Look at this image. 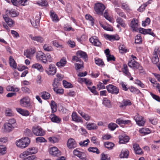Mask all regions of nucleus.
<instances>
[{"label":"nucleus","instance_id":"11","mask_svg":"<svg viewBox=\"0 0 160 160\" xmlns=\"http://www.w3.org/2000/svg\"><path fill=\"white\" fill-rule=\"evenodd\" d=\"M35 52L36 50L34 49H28L24 51V55L27 58L31 59Z\"/></svg>","mask_w":160,"mask_h":160},{"label":"nucleus","instance_id":"13","mask_svg":"<svg viewBox=\"0 0 160 160\" xmlns=\"http://www.w3.org/2000/svg\"><path fill=\"white\" fill-rule=\"evenodd\" d=\"M50 154L54 156H58L61 155L60 151L56 147L51 148L49 150Z\"/></svg>","mask_w":160,"mask_h":160},{"label":"nucleus","instance_id":"12","mask_svg":"<svg viewBox=\"0 0 160 160\" xmlns=\"http://www.w3.org/2000/svg\"><path fill=\"white\" fill-rule=\"evenodd\" d=\"M138 20L133 18L131 22L130 26L133 31H137L138 30Z\"/></svg>","mask_w":160,"mask_h":160},{"label":"nucleus","instance_id":"63","mask_svg":"<svg viewBox=\"0 0 160 160\" xmlns=\"http://www.w3.org/2000/svg\"><path fill=\"white\" fill-rule=\"evenodd\" d=\"M150 22V20L149 18H147L145 21L142 22V26L145 27L146 25H149Z\"/></svg>","mask_w":160,"mask_h":160},{"label":"nucleus","instance_id":"55","mask_svg":"<svg viewBox=\"0 0 160 160\" xmlns=\"http://www.w3.org/2000/svg\"><path fill=\"white\" fill-rule=\"evenodd\" d=\"M38 4L42 6H47L48 5V3L46 0H42L39 1Z\"/></svg>","mask_w":160,"mask_h":160},{"label":"nucleus","instance_id":"62","mask_svg":"<svg viewBox=\"0 0 160 160\" xmlns=\"http://www.w3.org/2000/svg\"><path fill=\"white\" fill-rule=\"evenodd\" d=\"M6 149L4 146L0 145V154L3 155L6 153Z\"/></svg>","mask_w":160,"mask_h":160},{"label":"nucleus","instance_id":"31","mask_svg":"<svg viewBox=\"0 0 160 160\" xmlns=\"http://www.w3.org/2000/svg\"><path fill=\"white\" fill-rule=\"evenodd\" d=\"M32 68L37 69L40 72L43 71L44 69L42 65L38 63H36L33 64L32 66Z\"/></svg>","mask_w":160,"mask_h":160},{"label":"nucleus","instance_id":"1","mask_svg":"<svg viewBox=\"0 0 160 160\" xmlns=\"http://www.w3.org/2000/svg\"><path fill=\"white\" fill-rule=\"evenodd\" d=\"M16 120L13 118L9 119L3 125L4 132H9L13 131L17 127Z\"/></svg>","mask_w":160,"mask_h":160},{"label":"nucleus","instance_id":"23","mask_svg":"<svg viewBox=\"0 0 160 160\" xmlns=\"http://www.w3.org/2000/svg\"><path fill=\"white\" fill-rule=\"evenodd\" d=\"M133 147L136 154H141L142 153V150L138 144L136 143L134 144Z\"/></svg>","mask_w":160,"mask_h":160},{"label":"nucleus","instance_id":"2","mask_svg":"<svg viewBox=\"0 0 160 160\" xmlns=\"http://www.w3.org/2000/svg\"><path fill=\"white\" fill-rule=\"evenodd\" d=\"M30 140L28 137L22 138L16 141V144L17 146L21 149L26 148L29 145Z\"/></svg>","mask_w":160,"mask_h":160},{"label":"nucleus","instance_id":"30","mask_svg":"<svg viewBox=\"0 0 160 160\" xmlns=\"http://www.w3.org/2000/svg\"><path fill=\"white\" fill-rule=\"evenodd\" d=\"M116 122L118 124H129L131 123V121L130 120H124L119 118L117 119L116 121Z\"/></svg>","mask_w":160,"mask_h":160},{"label":"nucleus","instance_id":"33","mask_svg":"<svg viewBox=\"0 0 160 160\" xmlns=\"http://www.w3.org/2000/svg\"><path fill=\"white\" fill-rule=\"evenodd\" d=\"M86 128L89 130H93L97 129L98 126L96 124L92 123L88 124L86 126Z\"/></svg>","mask_w":160,"mask_h":160},{"label":"nucleus","instance_id":"14","mask_svg":"<svg viewBox=\"0 0 160 160\" xmlns=\"http://www.w3.org/2000/svg\"><path fill=\"white\" fill-rule=\"evenodd\" d=\"M67 145L69 148L73 149L76 147L77 143L74 139L71 138L68 140Z\"/></svg>","mask_w":160,"mask_h":160},{"label":"nucleus","instance_id":"49","mask_svg":"<svg viewBox=\"0 0 160 160\" xmlns=\"http://www.w3.org/2000/svg\"><path fill=\"white\" fill-rule=\"evenodd\" d=\"M63 84L65 88H69L73 87L72 85L70 82H67L66 80H63Z\"/></svg>","mask_w":160,"mask_h":160},{"label":"nucleus","instance_id":"52","mask_svg":"<svg viewBox=\"0 0 160 160\" xmlns=\"http://www.w3.org/2000/svg\"><path fill=\"white\" fill-rule=\"evenodd\" d=\"M88 150L90 152H96L97 154H99L100 153L99 150L96 147H90L88 148Z\"/></svg>","mask_w":160,"mask_h":160},{"label":"nucleus","instance_id":"53","mask_svg":"<svg viewBox=\"0 0 160 160\" xmlns=\"http://www.w3.org/2000/svg\"><path fill=\"white\" fill-rule=\"evenodd\" d=\"M48 140L51 142L53 143L58 142L59 140L58 138L55 137H49Z\"/></svg>","mask_w":160,"mask_h":160},{"label":"nucleus","instance_id":"60","mask_svg":"<svg viewBox=\"0 0 160 160\" xmlns=\"http://www.w3.org/2000/svg\"><path fill=\"white\" fill-rule=\"evenodd\" d=\"M135 83L138 85L142 88H144L145 85L140 80L136 79L135 80Z\"/></svg>","mask_w":160,"mask_h":160},{"label":"nucleus","instance_id":"44","mask_svg":"<svg viewBox=\"0 0 160 160\" xmlns=\"http://www.w3.org/2000/svg\"><path fill=\"white\" fill-rule=\"evenodd\" d=\"M105 147L109 149H112L114 145V144L111 142H107L104 143Z\"/></svg>","mask_w":160,"mask_h":160},{"label":"nucleus","instance_id":"36","mask_svg":"<svg viewBox=\"0 0 160 160\" xmlns=\"http://www.w3.org/2000/svg\"><path fill=\"white\" fill-rule=\"evenodd\" d=\"M129 154V151L127 150H123L121 152V153L120 155V158H128Z\"/></svg>","mask_w":160,"mask_h":160},{"label":"nucleus","instance_id":"6","mask_svg":"<svg viewBox=\"0 0 160 160\" xmlns=\"http://www.w3.org/2000/svg\"><path fill=\"white\" fill-rule=\"evenodd\" d=\"M32 131L34 134L37 136H43L45 134V132L39 126L33 127Z\"/></svg>","mask_w":160,"mask_h":160},{"label":"nucleus","instance_id":"59","mask_svg":"<svg viewBox=\"0 0 160 160\" xmlns=\"http://www.w3.org/2000/svg\"><path fill=\"white\" fill-rule=\"evenodd\" d=\"M36 142H46L47 141L42 137H38L36 138Z\"/></svg>","mask_w":160,"mask_h":160},{"label":"nucleus","instance_id":"56","mask_svg":"<svg viewBox=\"0 0 160 160\" xmlns=\"http://www.w3.org/2000/svg\"><path fill=\"white\" fill-rule=\"evenodd\" d=\"M148 4V2L141 5L138 9V11L140 12H142L143 11Z\"/></svg>","mask_w":160,"mask_h":160},{"label":"nucleus","instance_id":"48","mask_svg":"<svg viewBox=\"0 0 160 160\" xmlns=\"http://www.w3.org/2000/svg\"><path fill=\"white\" fill-rule=\"evenodd\" d=\"M5 115L7 116H13V113L11 109L7 108L5 111Z\"/></svg>","mask_w":160,"mask_h":160},{"label":"nucleus","instance_id":"43","mask_svg":"<svg viewBox=\"0 0 160 160\" xmlns=\"http://www.w3.org/2000/svg\"><path fill=\"white\" fill-rule=\"evenodd\" d=\"M52 112H54L57 111V105L56 103L53 101L52 100L50 104Z\"/></svg>","mask_w":160,"mask_h":160},{"label":"nucleus","instance_id":"24","mask_svg":"<svg viewBox=\"0 0 160 160\" xmlns=\"http://www.w3.org/2000/svg\"><path fill=\"white\" fill-rule=\"evenodd\" d=\"M50 118L52 122L57 123H59L61 121V119L54 114H52L50 116Z\"/></svg>","mask_w":160,"mask_h":160},{"label":"nucleus","instance_id":"29","mask_svg":"<svg viewBox=\"0 0 160 160\" xmlns=\"http://www.w3.org/2000/svg\"><path fill=\"white\" fill-rule=\"evenodd\" d=\"M152 62L154 64H157L159 61V58L156 50H154V53L153 54L152 58Z\"/></svg>","mask_w":160,"mask_h":160},{"label":"nucleus","instance_id":"32","mask_svg":"<svg viewBox=\"0 0 160 160\" xmlns=\"http://www.w3.org/2000/svg\"><path fill=\"white\" fill-rule=\"evenodd\" d=\"M9 63L11 67L15 69L17 68V64L12 56L9 57Z\"/></svg>","mask_w":160,"mask_h":160},{"label":"nucleus","instance_id":"57","mask_svg":"<svg viewBox=\"0 0 160 160\" xmlns=\"http://www.w3.org/2000/svg\"><path fill=\"white\" fill-rule=\"evenodd\" d=\"M52 43L54 46L56 47L57 48H63L62 45H60L59 44L58 42L56 40H54L52 41Z\"/></svg>","mask_w":160,"mask_h":160},{"label":"nucleus","instance_id":"4","mask_svg":"<svg viewBox=\"0 0 160 160\" xmlns=\"http://www.w3.org/2000/svg\"><path fill=\"white\" fill-rule=\"evenodd\" d=\"M38 149L37 148L34 147H32L28 149L27 151L20 154V157L22 158L29 154H35L38 152Z\"/></svg>","mask_w":160,"mask_h":160},{"label":"nucleus","instance_id":"16","mask_svg":"<svg viewBox=\"0 0 160 160\" xmlns=\"http://www.w3.org/2000/svg\"><path fill=\"white\" fill-rule=\"evenodd\" d=\"M119 142L120 144L125 143L128 142L129 140L128 136L125 135H121L119 136Z\"/></svg>","mask_w":160,"mask_h":160},{"label":"nucleus","instance_id":"46","mask_svg":"<svg viewBox=\"0 0 160 160\" xmlns=\"http://www.w3.org/2000/svg\"><path fill=\"white\" fill-rule=\"evenodd\" d=\"M73 154L78 157L79 158H81L82 156H83L84 153L78 151L77 149H75L73 151Z\"/></svg>","mask_w":160,"mask_h":160},{"label":"nucleus","instance_id":"42","mask_svg":"<svg viewBox=\"0 0 160 160\" xmlns=\"http://www.w3.org/2000/svg\"><path fill=\"white\" fill-rule=\"evenodd\" d=\"M115 10L116 12L119 15L125 19H126V16L124 12H122L121 10L119 8H115Z\"/></svg>","mask_w":160,"mask_h":160},{"label":"nucleus","instance_id":"58","mask_svg":"<svg viewBox=\"0 0 160 160\" xmlns=\"http://www.w3.org/2000/svg\"><path fill=\"white\" fill-rule=\"evenodd\" d=\"M57 79H54V82L52 84V86L53 88H58L60 86V83L59 82L57 81Z\"/></svg>","mask_w":160,"mask_h":160},{"label":"nucleus","instance_id":"21","mask_svg":"<svg viewBox=\"0 0 160 160\" xmlns=\"http://www.w3.org/2000/svg\"><path fill=\"white\" fill-rule=\"evenodd\" d=\"M128 64L129 67L136 69H138L139 66V64L133 60H129Z\"/></svg>","mask_w":160,"mask_h":160},{"label":"nucleus","instance_id":"38","mask_svg":"<svg viewBox=\"0 0 160 160\" xmlns=\"http://www.w3.org/2000/svg\"><path fill=\"white\" fill-rule=\"evenodd\" d=\"M50 16H51L53 21L57 22L59 20L57 15L55 14L54 12L53 11H50Z\"/></svg>","mask_w":160,"mask_h":160},{"label":"nucleus","instance_id":"18","mask_svg":"<svg viewBox=\"0 0 160 160\" xmlns=\"http://www.w3.org/2000/svg\"><path fill=\"white\" fill-rule=\"evenodd\" d=\"M47 72L49 75H54L56 72V68L54 65L51 64L49 66L48 71Z\"/></svg>","mask_w":160,"mask_h":160},{"label":"nucleus","instance_id":"50","mask_svg":"<svg viewBox=\"0 0 160 160\" xmlns=\"http://www.w3.org/2000/svg\"><path fill=\"white\" fill-rule=\"evenodd\" d=\"M142 41V39L141 38L140 34L138 35L135 37V43L139 44L141 43Z\"/></svg>","mask_w":160,"mask_h":160},{"label":"nucleus","instance_id":"39","mask_svg":"<svg viewBox=\"0 0 160 160\" xmlns=\"http://www.w3.org/2000/svg\"><path fill=\"white\" fill-rule=\"evenodd\" d=\"M102 104L106 107L110 108L111 106L110 101L106 98H104L102 102Z\"/></svg>","mask_w":160,"mask_h":160},{"label":"nucleus","instance_id":"19","mask_svg":"<svg viewBox=\"0 0 160 160\" xmlns=\"http://www.w3.org/2000/svg\"><path fill=\"white\" fill-rule=\"evenodd\" d=\"M139 32L143 34H149L152 36L155 35L153 32H151L150 29H145L142 28H140L139 29Z\"/></svg>","mask_w":160,"mask_h":160},{"label":"nucleus","instance_id":"45","mask_svg":"<svg viewBox=\"0 0 160 160\" xmlns=\"http://www.w3.org/2000/svg\"><path fill=\"white\" fill-rule=\"evenodd\" d=\"M43 48L45 51L47 52L51 51L53 50L52 47L51 46L47 44H45L43 46Z\"/></svg>","mask_w":160,"mask_h":160},{"label":"nucleus","instance_id":"17","mask_svg":"<svg viewBox=\"0 0 160 160\" xmlns=\"http://www.w3.org/2000/svg\"><path fill=\"white\" fill-rule=\"evenodd\" d=\"M89 41L94 46H100L101 45V43L99 41L98 38L96 36H93L91 38L89 39Z\"/></svg>","mask_w":160,"mask_h":160},{"label":"nucleus","instance_id":"9","mask_svg":"<svg viewBox=\"0 0 160 160\" xmlns=\"http://www.w3.org/2000/svg\"><path fill=\"white\" fill-rule=\"evenodd\" d=\"M134 119L136 122L137 124L139 126H144L145 121L144 120L143 118L139 115L138 114L134 117Z\"/></svg>","mask_w":160,"mask_h":160},{"label":"nucleus","instance_id":"64","mask_svg":"<svg viewBox=\"0 0 160 160\" xmlns=\"http://www.w3.org/2000/svg\"><path fill=\"white\" fill-rule=\"evenodd\" d=\"M28 68L24 65H18V66L17 69L18 70L20 71H22L26 69H28Z\"/></svg>","mask_w":160,"mask_h":160},{"label":"nucleus","instance_id":"20","mask_svg":"<svg viewBox=\"0 0 160 160\" xmlns=\"http://www.w3.org/2000/svg\"><path fill=\"white\" fill-rule=\"evenodd\" d=\"M29 37L32 40L36 41L38 42L41 43L43 42L44 41L43 38L41 36H34L32 35H30Z\"/></svg>","mask_w":160,"mask_h":160},{"label":"nucleus","instance_id":"26","mask_svg":"<svg viewBox=\"0 0 160 160\" xmlns=\"http://www.w3.org/2000/svg\"><path fill=\"white\" fill-rule=\"evenodd\" d=\"M34 22H32V20L30 22L32 25L35 28H37L39 24V20L40 17V16H37Z\"/></svg>","mask_w":160,"mask_h":160},{"label":"nucleus","instance_id":"34","mask_svg":"<svg viewBox=\"0 0 160 160\" xmlns=\"http://www.w3.org/2000/svg\"><path fill=\"white\" fill-rule=\"evenodd\" d=\"M41 93V97L44 100L48 99L50 97V94L46 91L42 92Z\"/></svg>","mask_w":160,"mask_h":160},{"label":"nucleus","instance_id":"51","mask_svg":"<svg viewBox=\"0 0 160 160\" xmlns=\"http://www.w3.org/2000/svg\"><path fill=\"white\" fill-rule=\"evenodd\" d=\"M118 127L115 123H111L108 125V128L111 130L113 131Z\"/></svg>","mask_w":160,"mask_h":160},{"label":"nucleus","instance_id":"25","mask_svg":"<svg viewBox=\"0 0 160 160\" xmlns=\"http://www.w3.org/2000/svg\"><path fill=\"white\" fill-rule=\"evenodd\" d=\"M16 110L22 116H27L29 115V112L27 110L23 109L21 108H17Z\"/></svg>","mask_w":160,"mask_h":160},{"label":"nucleus","instance_id":"5","mask_svg":"<svg viewBox=\"0 0 160 160\" xmlns=\"http://www.w3.org/2000/svg\"><path fill=\"white\" fill-rule=\"evenodd\" d=\"M36 58L38 61L41 62L45 64L48 63L46 55L42 51H38L37 52Z\"/></svg>","mask_w":160,"mask_h":160},{"label":"nucleus","instance_id":"37","mask_svg":"<svg viewBox=\"0 0 160 160\" xmlns=\"http://www.w3.org/2000/svg\"><path fill=\"white\" fill-rule=\"evenodd\" d=\"M77 56H80L81 58L86 59L87 58V54L86 52L81 51H79L77 52Z\"/></svg>","mask_w":160,"mask_h":160},{"label":"nucleus","instance_id":"22","mask_svg":"<svg viewBox=\"0 0 160 160\" xmlns=\"http://www.w3.org/2000/svg\"><path fill=\"white\" fill-rule=\"evenodd\" d=\"M3 17L5 22L10 27H12L14 24V22L11 19L9 18L6 15H3Z\"/></svg>","mask_w":160,"mask_h":160},{"label":"nucleus","instance_id":"35","mask_svg":"<svg viewBox=\"0 0 160 160\" xmlns=\"http://www.w3.org/2000/svg\"><path fill=\"white\" fill-rule=\"evenodd\" d=\"M7 14H9V15L12 17H15L18 16V14L16 12L15 10L12 9L10 10H7L6 11Z\"/></svg>","mask_w":160,"mask_h":160},{"label":"nucleus","instance_id":"3","mask_svg":"<svg viewBox=\"0 0 160 160\" xmlns=\"http://www.w3.org/2000/svg\"><path fill=\"white\" fill-rule=\"evenodd\" d=\"M20 104L22 107L28 108L31 109L32 108V105L31 104L30 99L28 97H23L20 100Z\"/></svg>","mask_w":160,"mask_h":160},{"label":"nucleus","instance_id":"27","mask_svg":"<svg viewBox=\"0 0 160 160\" xmlns=\"http://www.w3.org/2000/svg\"><path fill=\"white\" fill-rule=\"evenodd\" d=\"M67 62V61L66 58H63L60 60L59 62L57 63L56 65L58 67H63L65 65Z\"/></svg>","mask_w":160,"mask_h":160},{"label":"nucleus","instance_id":"61","mask_svg":"<svg viewBox=\"0 0 160 160\" xmlns=\"http://www.w3.org/2000/svg\"><path fill=\"white\" fill-rule=\"evenodd\" d=\"M89 142V141L88 139H87L86 140H84L83 141H81L79 142V145L82 146H87L88 144V142Z\"/></svg>","mask_w":160,"mask_h":160},{"label":"nucleus","instance_id":"8","mask_svg":"<svg viewBox=\"0 0 160 160\" xmlns=\"http://www.w3.org/2000/svg\"><path fill=\"white\" fill-rule=\"evenodd\" d=\"M105 8L104 5L101 3H97L95 5V10L98 14H102Z\"/></svg>","mask_w":160,"mask_h":160},{"label":"nucleus","instance_id":"10","mask_svg":"<svg viewBox=\"0 0 160 160\" xmlns=\"http://www.w3.org/2000/svg\"><path fill=\"white\" fill-rule=\"evenodd\" d=\"M104 36L106 39L109 40L111 42L115 40H118L120 38L119 36L117 35H110L105 34L104 35Z\"/></svg>","mask_w":160,"mask_h":160},{"label":"nucleus","instance_id":"7","mask_svg":"<svg viewBox=\"0 0 160 160\" xmlns=\"http://www.w3.org/2000/svg\"><path fill=\"white\" fill-rule=\"evenodd\" d=\"M106 88L108 92L113 94L117 95L119 92V88L112 84H109L106 87Z\"/></svg>","mask_w":160,"mask_h":160},{"label":"nucleus","instance_id":"15","mask_svg":"<svg viewBox=\"0 0 160 160\" xmlns=\"http://www.w3.org/2000/svg\"><path fill=\"white\" fill-rule=\"evenodd\" d=\"M72 120L76 122H83L82 118L78 116L75 112H73L72 115Z\"/></svg>","mask_w":160,"mask_h":160},{"label":"nucleus","instance_id":"40","mask_svg":"<svg viewBox=\"0 0 160 160\" xmlns=\"http://www.w3.org/2000/svg\"><path fill=\"white\" fill-rule=\"evenodd\" d=\"M116 21L117 23L119 24L123 28L126 27V24L121 18L119 17L116 20Z\"/></svg>","mask_w":160,"mask_h":160},{"label":"nucleus","instance_id":"41","mask_svg":"<svg viewBox=\"0 0 160 160\" xmlns=\"http://www.w3.org/2000/svg\"><path fill=\"white\" fill-rule=\"evenodd\" d=\"M140 132L144 135L148 134L151 132L150 130L147 128H142L139 130Z\"/></svg>","mask_w":160,"mask_h":160},{"label":"nucleus","instance_id":"47","mask_svg":"<svg viewBox=\"0 0 160 160\" xmlns=\"http://www.w3.org/2000/svg\"><path fill=\"white\" fill-rule=\"evenodd\" d=\"M129 89L130 91L133 93L138 94L141 93L139 90L133 86H132Z\"/></svg>","mask_w":160,"mask_h":160},{"label":"nucleus","instance_id":"54","mask_svg":"<svg viewBox=\"0 0 160 160\" xmlns=\"http://www.w3.org/2000/svg\"><path fill=\"white\" fill-rule=\"evenodd\" d=\"M95 63L98 66L102 65L104 64L103 61L102 59L99 58H95Z\"/></svg>","mask_w":160,"mask_h":160},{"label":"nucleus","instance_id":"28","mask_svg":"<svg viewBox=\"0 0 160 160\" xmlns=\"http://www.w3.org/2000/svg\"><path fill=\"white\" fill-rule=\"evenodd\" d=\"M122 72L127 76H129L131 75L130 73L129 72L128 66L126 64H124L122 68Z\"/></svg>","mask_w":160,"mask_h":160}]
</instances>
